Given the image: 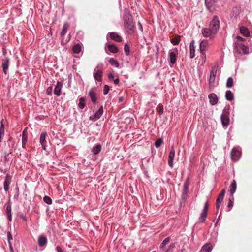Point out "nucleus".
I'll list each match as a JSON object with an SVG mask.
<instances>
[{"label": "nucleus", "mask_w": 252, "mask_h": 252, "mask_svg": "<svg viewBox=\"0 0 252 252\" xmlns=\"http://www.w3.org/2000/svg\"><path fill=\"white\" fill-rule=\"evenodd\" d=\"M124 20L125 27L127 31H133L134 25L133 24L132 18L131 14L127 9H126L124 11Z\"/></svg>", "instance_id": "1"}, {"label": "nucleus", "mask_w": 252, "mask_h": 252, "mask_svg": "<svg viewBox=\"0 0 252 252\" xmlns=\"http://www.w3.org/2000/svg\"><path fill=\"white\" fill-rule=\"evenodd\" d=\"M220 21L217 16H214L209 23V28L216 33H218L220 29Z\"/></svg>", "instance_id": "2"}, {"label": "nucleus", "mask_w": 252, "mask_h": 252, "mask_svg": "<svg viewBox=\"0 0 252 252\" xmlns=\"http://www.w3.org/2000/svg\"><path fill=\"white\" fill-rule=\"evenodd\" d=\"M201 33L202 35L206 38H209V39L214 38L217 33L212 31L209 28H203L201 30Z\"/></svg>", "instance_id": "3"}, {"label": "nucleus", "mask_w": 252, "mask_h": 252, "mask_svg": "<svg viewBox=\"0 0 252 252\" xmlns=\"http://www.w3.org/2000/svg\"><path fill=\"white\" fill-rule=\"evenodd\" d=\"M235 48L240 54H248L249 53V48L243 43H235Z\"/></svg>", "instance_id": "4"}, {"label": "nucleus", "mask_w": 252, "mask_h": 252, "mask_svg": "<svg viewBox=\"0 0 252 252\" xmlns=\"http://www.w3.org/2000/svg\"><path fill=\"white\" fill-rule=\"evenodd\" d=\"M178 55V49L177 48H173L169 51V65L172 67L173 65L176 63L177 61V56Z\"/></svg>", "instance_id": "5"}, {"label": "nucleus", "mask_w": 252, "mask_h": 252, "mask_svg": "<svg viewBox=\"0 0 252 252\" xmlns=\"http://www.w3.org/2000/svg\"><path fill=\"white\" fill-rule=\"evenodd\" d=\"M241 155L240 148L239 147H234L230 153L231 159L233 161H236L240 159Z\"/></svg>", "instance_id": "6"}, {"label": "nucleus", "mask_w": 252, "mask_h": 252, "mask_svg": "<svg viewBox=\"0 0 252 252\" xmlns=\"http://www.w3.org/2000/svg\"><path fill=\"white\" fill-rule=\"evenodd\" d=\"M228 108L226 107L223 110V112L221 114L220 119L223 126H227L229 123V113L228 112Z\"/></svg>", "instance_id": "7"}, {"label": "nucleus", "mask_w": 252, "mask_h": 252, "mask_svg": "<svg viewBox=\"0 0 252 252\" xmlns=\"http://www.w3.org/2000/svg\"><path fill=\"white\" fill-rule=\"evenodd\" d=\"M6 210L5 214L7 216L8 220L9 221H12V203L10 200H9L5 205Z\"/></svg>", "instance_id": "8"}, {"label": "nucleus", "mask_w": 252, "mask_h": 252, "mask_svg": "<svg viewBox=\"0 0 252 252\" xmlns=\"http://www.w3.org/2000/svg\"><path fill=\"white\" fill-rule=\"evenodd\" d=\"M103 107L101 106L98 110H97L93 115L90 117V119L95 121L100 118L101 116L103 114Z\"/></svg>", "instance_id": "9"}, {"label": "nucleus", "mask_w": 252, "mask_h": 252, "mask_svg": "<svg viewBox=\"0 0 252 252\" xmlns=\"http://www.w3.org/2000/svg\"><path fill=\"white\" fill-rule=\"evenodd\" d=\"M216 1L215 0H205V4L207 9L211 12H213L215 9Z\"/></svg>", "instance_id": "10"}, {"label": "nucleus", "mask_w": 252, "mask_h": 252, "mask_svg": "<svg viewBox=\"0 0 252 252\" xmlns=\"http://www.w3.org/2000/svg\"><path fill=\"white\" fill-rule=\"evenodd\" d=\"M95 90V88H92L89 90L88 93V95L90 97L93 104H95L97 99Z\"/></svg>", "instance_id": "11"}, {"label": "nucleus", "mask_w": 252, "mask_h": 252, "mask_svg": "<svg viewBox=\"0 0 252 252\" xmlns=\"http://www.w3.org/2000/svg\"><path fill=\"white\" fill-rule=\"evenodd\" d=\"M11 182V177L7 173L6 175L5 179L3 183L4 190L7 192L9 190L10 185Z\"/></svg>", "instance_id": "12"}, {"label": "nucleus", "mask_w": 252, "mask_h": 252, "mask_svg": "<svg viewBox=\"0 0 252 252\" xmlns=\"http://www.w3.org/2000/svg\"><path fill=\"white\" fill-rule=\"evenodd\" d=\"M103 71L101 69H95L93 72V76L96 81L101 82L102 80Z\"/></svg>", "instance_id": "13"}, {"label": "nucleus", "mask_w": 252, "mask_h": 252, "mask_svg": "<svg viewBox=\"0 0 252 252\" xmlns=\"http://www.w3.org/2000/svg\"><path fill=\"white\" fill-rule=\"evenodd\" d=\"M175 157V150L174 148L172 147L168 156V163L169 166L173 167V161Z\"/></svg>", "instance_id": "14"}, {"label": "nucleus", "mask_w": 252, "mask_h": 252, "mask_svg": "<svg viewBox=\"0 0 252 252\" xmlns=\"http://www.w3.org/2000/svg\"><path fill=\"white\" fill-rule=\"evenodd\" d=\"M108 34L112 40L118 42L122 41V38L118 33L115 32H110Z\"/></svg>", "instance_id": "15"}, {"label": "nucleus", "mask_w": 252, "mask_h": 252, "mask_svg": "<svg viewBox=\"0 0 252 252\" xmlns=\"http://www.w3.org/2000/svg\"><path fill=\"white\" fill-rule=\"evenodd\" d=\"M47 136V134L46 132H42L40 136V143L42 147V148L46 150V138Z\"/></svg>", "instance_id": "16"}, {"label": "nucleus", "mask_w": 252, "mask_h": 252, "mask_svg": "<svg viewBox=\"0 0 252 252\" xmlns=\"http://www.w3.org/2000/svg\"><path fill=\"white\" fill-rule=\"evenodd\" d=\"M207 45H208V42L207 40H203L200 43L199 48H200V52H201V54L202 55V56H203L204 58H205V57H206L204 52L206 50Z\"/></svg>", "instance_id": "17"}, {"label": "nucleus", "mask_w": 252, "mask_h": 252, "mask_svg": "<svg viewBox=\"0 0 252 252\" xmlns=\"http://www.w3.org/2000/svg\"><path fill=\"white\" fill-rule=\"evenodd\" d=\"M209 102L211 105H216L218 102V98L215 93H211L208 95Z\"/></svg>", "instance_id": "18"}, {"label": "nucleus", "mask_w": 252, "mask_h": 252, "mask_svg": "<svg viewBox=\"0 0 252 252\" xmlns=\"http://www.w3.org/2000/svg\"><path fill=\"white\" fill-rule=\"evenodd\" d=\"M132 134L133 135V137L138 139L140 138V137H144L145 136V133L144 132V130L139 127H137L135 129V132H133Z\"/></svg>", "instance_id": "19"}, {"label": "nucleus", "mask_w": 252, "mask_h": 252, "mask_svg": "<svg viewBox=\"0 0 252 252\" xmlns=\"http://www.w3.org/2000/svg\"><path fill=\"white\" fill-rule=\"evenodd\" d=\"M9 66V60L8 58H5L4 60H2V70L5 74L7 73Z\"/></svg>", "instance_id": "20"}, {"label": "nucleus", "mask_w": 252, "mask_h": 252, "mask_svg": "<svg viewBox=\"0 0 252 252\" xmlns=\"http://www.w3.org/2000/svg\"><path fill=\"white\" fill-rule=\"evenodd\" d=\"M63 83L60 81H58L57 84L54 88V93L57 96H60L61 94V91L63 87Z\"/></svg>", "instance_id": "21"}, {"label": "nucleus", "mask_w": 252, "mask_h": 252, "mask_svg": "<svg viewBox=\"0 0 252 252\" xmlns=\"http://www.w3.org/2000/svg\"><path fill=\"white\" fill-rule=\"evenodd\" d=\"M190 58L193 59L195 57V47L194 40L191 41L189 44Z\"/></svg>", "instance_id": "22"}, {"label": "nucleus", "mask_w": 252, "mask_h": 252, "mask_svg": "<svg viewBox=\"0 0 252 252\" xmlns=\"http://www.w3.org/2000/svg\"><path fill=\"white\" fill-rule=\"evenodd\" d=\"M237 188V184L236 181L233 179L231 182L229 186V191L232 195L235 192Z\"/></svg>", "instance_id": "23"}, {"label": "nucleus", "mask_w": 252, "mask_h": 252, "mask_svg": "<svg viewBox=\"0 0 252 252\" xmlns=\"http://www.w3.org/2000/svg\"><path fill=\"white\" fill-rule=\"evenodd\" d=\"M240 32L245 36H250V32L248 29L244 26H241L239 28Z\"/></svg>", "instance_id": "24"}, {"label": "nucleus", "mask_w": 252, "mask_h": 252, "mask_svg": "<svg viewBox=\"0 0 252 252\" xmlns=\"http://www.w3.org/2000/svg\"><path fill=\"white\" fill-rule=\"evenodd\" d=\"M109 51L112 53H117L119 51L118 47L114 44H110L107 46Z\"/></svg>", "instance_id": "25"}, {"label": "nucleus", "mask_w": 252, "mask_h": 252, "mask_svg": "<svg viewBox=\"0 0 252 252\" xmlns=\"http://www.w3.org/2000/svg\"><path fill=\"white\" fill-rule=\"evenodd\" d=\"M212 249V245L210 243H207L202 247L201 252H211Z\"/></svg>", "instance_id": "26"}, {"label": "nucleus", "mask_w": 252, "mask_h": 252, "mask_svg": "<svg viewBox=\"0 0 252 252\" xmlns=\"http://www.w3.org/2000/svg\"><path fill=\"white\" fill-rule=\"evenodd\" d=\"M102 149L100 144L97 143L94 146L92 150V152L94 154L96 155L100 153Z\"/></svg>", "instance_id": "27"}, {"label": "nucleus", "mask_w": 252, "mask_h": 252, "mask_svg": "<svg viewBox=\"0 0 252 252\" xmlns=\"http://www.w3.org/2000/svg\"><path fill=\"white\" fill-rule=\"evenodd\" d=\"M225 97L227 100L231 101L234 99V94L230 90H227L225 92Z\"/></svg>", "instance_id": "28"}, {"label": "nucleus", "mask_w": 252, "mask_h": 252, "mask_svg": "<svg viewBox=\"0 0 252 252\" xmlns=\"http://www.w3.org/2000/svg\"><path fill=\"white\" fill-rule=\"evenodd\" d=\"M86 97H81L79 99V103L78 104V107L81 109H83L85 108L86 106Z\"/></svg>", "instance_id": "29"}, {"label": "nucleus", "mask_w": 252, "mask_h": 252, "mask_svg": "<svg viewBox=\"0 0 252 252\" xmlns=\"http://www.w3.org/2000/svg\"><path fill=\"white\" fill-rule=\"evenodd\" d=\"M47 239L45 236H40L38 240V245L40 247H42L47 244Z\"/></svg>", "instance_id": "30"}, {"label": "nucleus", "mask_w": 252, "mask_h": 252, "mask_svg": "<svg viewBox=\"0 0 252 252\" xmlns=\"http://www.w3.org/2000/svg\"><path fill=\"white\" fill-rule=\"evenodd\" d=\"M72 50L74 53L78 54L82 50V46L79 44H75L72 47Z\"/></svg>", "instance_id": "31"}, {"label": "nucleus", "mask_w": 252, "mask_h": 252, "mask_svg": "<svg viewBox=\"0 0 252 252\" xmlns=\"http://www.w3.org/2000/svg\"><path fill=\"white\" fill-rule=\"evenodd\" d=\"M109 63L112 66H115L117 68H120V64L118 61L114 58H110L109 61Z\"/></svg>", "instance_id": "32"}, {"label": "nucleus", "mask_w": 252, "mask_h": 252, "mask_svg": "<svg viewBox=\"0 0 252 252\" xmlns=\"http://www.w3.org/2000/svg\"><path fill=\"white\" fill-rule=\"evenodd\" d=\"M68 27H69V24L67 23H65L63 24L62 30L60 33L61 36H63L65 34Z\"/></svg>", "instance_id": "33"}, {"label": "nucleus", "mask_w": 252, "mask_h": 252, "mask_svg": "<svg viewBox=\"0 0 252 252\" xmlns=\"http://www.w3.org/2000/svg\"><path fill=\"white\" fill-rule=\"evenodd\" d=\"M234 86L233 79L232 77H228L226 83V86L227 88H231Z\"/></svg>", "instance_id": "34"}, {"label": "nucleus", "mask_w": 252, "mask_h": 252, "mask_svg": "<svg viewBox=\"0 0 252 252\" xmlns=\"http://www.w3.org/2000/svg\"><path fill=\"white\" fill-rule=\"evenodd\" d=\"M208 211L202 210L201 213H200V220L201 222H204V221L206 220V216L207 215Z\"/></svg>", "instance_id": "35"}, {"label": "nucleus", "mask_w": 252, "mask_h": 252, "mask_svg": "<svg viewBox=\"0 0 252 252\" xmlns=\"http://www.w3.org/2000/svg\"><path fill=\"white\" fill-rule=\"evenodd\" d=\"M189 183L188 182V181H186L183 185V191L182 193L184 194H188V191H189Z\"/></svg>", "instance_id": "36"}, {"label": "nucleus", "mask_w": 252, "mask_h": 252, "mask_svg": "<svg viewBox=\"0 0 252 252\" xmlns=\"http://www.w3.org/2000/svg\"><path fill=\"white\" fill-rule=\"evenodd\" d=\"M27 129L28 127H26V128L24 129L22 132V141H24V142H27L28 140V135L27 132Z\"/></svg>", "instance_id": "37"}, {"label": "nucleus", "mask_w": 252, "mask_h": 252, "mask_svg": "<svg viewBox=\"0 0 252 252\" xmlns=\"http://www.w3.org/2000/svg\"><path fill=\"white\" fill-rule=\"evenodd\" d=\"M217 69H218V65H214L212 67V69L210 70V76L216 77Z\"/></svg>", "instance_id": "38"}, {"label": "nucleus", "mask_w": 252, "mask_h": 252, "mask_svg": "<svg viewBox=\"0 0 252 252\" xmlns=\"http://www.w3.org/2000/svg\"><path fill=\"white\" fill-rule=\"evenodd\" d=\"M124 51L126 56H129L130 54V47L127 43H125L124 46Z\"/></svg>", "instance_id": "39"}, {"label": "nucleus", "mask_w": 252, "mask_h": 252, "mask_svg": "<svg viewBox=\"0 0 252 252\" xmlns=\"http://www.w3.org/2000/svg\"><path fill=\"white\" fill-rule=\"evenodd\" d=\"M215 78L216 77L210 76L208 83L210 87L214 86Z\"/></svg>", "instance_id": "40"}, {"label": "nucleus", "mask_w": 252, "mask_h": 252, "mask_svg": "<svg viewBox=\"0 0 252 252\" xmlns=\"http://www.w3.org/2000/svg\"><path fill=\"white\" fill-rule=\"evenodd\" d=\"M43 201L45 203L48 205H51L52 203V200L51 198L48 196H45L43 197Z\"/></svg>", "instance_id": "41"}, {"label": "nucleus", "mask_w": 252, "mask_h": 252, "mask_svg": "<svg viewBox=\"0 0 252 252\" xmlns=\"http://www.w3.org/2000/svg\"><path fill=\"white\" fill-rule=\"evenodd\" d=\"M170 238L169 237L166 238L161 243L160 246V249H163L164 246L169 242Z\"/></svg>", "instance_id": "42"}, {"label": "nucleus", "mask_w": 252, "mask_h": 252, "mask_svg": "<svg viewBox=\"0 0 252 252\" xmlns=\"http://www.w3.org/2000/svg\"><path fill=\"white\" fill-rule=\"evenodd\" d=\"M163 143V140L161 138H159L157 141L155 142V146L156 148H159L161 144Z\"/></svg>", "instance_id": "43"}, {"label": "nucleus", "mask_w": 252, "mask_h": 252, "mask_svg": "<svg viewBox=\"0 0 252 252\" xmlns=\"http://www.w3.org/2000/svg\"><path fill=\"white\" fill-rule=\"evenodd\" d=\"M180 41V39H179V38L175 37L171 39V42L173 45H177L179 43Z\"/></svg>", "instance_id": "44"}, {"label": "nucleus", "mask_w": 252, "mask_h": 252, "mask_svg": "<svg viewBox=\"0 0 252 252\" xmlns=\"http://www.w3.org/2000/svg\"><path fill=\"white\" fill-rule=\"evenodd\" d=\"M175 247V245L174 243H171L168 247V249L165 252H172L174 249Z\"/></svg>", "instance_id": "45"}, {"label": "nucleus", "mask_w": 252, "mask_h": 252, "mask_svg": "<svg viewBox=\"0 0 252 252\" xmlns=\"http://www.w3.org/2000/svg\"><path fill=\"white\" fill-rule=\"evenodd\" d=\"M5 127H0V141H1L2 137L4 135Z\"/></svg>", "instance_id": "46"}, {"label": "nucleus", "mask_w": 252, "mask_h": 252, "mask_svg": "<svg viewBox=\"0 0 252 252\" xmlns=\"http://www.w3.org/2000/svg\"><path fill=\"white\" fill-rule=\"evenodd\" d=\"M109 90H110L109 86L107 85H105L104 86L103 90V94H107L108 93Z\"/></svg>", "instance_id": "47"}, {"label": "nucleus", "mask_w": 252, "mask_h": 252, "mask_svg": "<svg viewBox=\"0 0 252 252\" xmlns=\"http://www.w3.org/2000/svg\"><path fill=\"white\" fill-rule=\"evenodd\" d=\"M164 108L163 106H160L158 108V112L159 114L161 115L163 113Z\"/></svg>", "instance_id": "48"}, {"label": "nucleus", "mask_w": 252, "mask_h": 252, "mask_svg": "<svg viewBox=\"0 0 252 252\" xmlns=\"http://www.w3.org/2000/svg\"><path fill=\"white\" fill-rule=\"evenodd\" d=\"M233 201L230 199H229V201H228V207L229 208V210H228V211H230L231 209L232 208V207H233Z\"/></svg>", "instance_id": "49"}, {"label": "nucleus", "mask_w": 252, "mask_h": 252, "mask_svg": "<svg viewBox=\"0 0 252 252\" xmlns=\"http://www.w3.org/2000/svg\"><path fill=\"white\" fill-rule=\"evenodd\" d=\"M13 239V237H12V236L10 233V232L8 231L7 232V240H8V243H11V240H12Z\"/></svg>", "instance_id": "50"}, {"label": "nucleus", "mask_w": 252, "mask_h": 252, "mask_svg": "<svg viewBox=\"0 0 252 252\" xmlns=\"http://www.w3.org/2000/svg\"><path fill=\"white\" fill-rule=\"evenodd\" d=\"M52 86L48 87L46 90L47 94H48L49 95H51L52 94Z\"/></svg>", "instance_id": "51"}, {"label": "nucleus", "mask_w": 252, "mask_h": 252, "mask_svg": "<svg viewBox=\"0 0 252 252\" xmlns=\"http://www.w3.org/2000/svg\"><path fill=\"white\" fill-rule=\"evenodd\" d=\"M208 201L207 200L206 202L205 203L204 205L203 209L202 210H205L208 211Z\"/></svg>", "instance_id": "52"}, {"label": "nucleus", "mask_w": 252, "mask_h": 252, "mask_svg": "<svg viewBox=\"0 0 252 252\" xmlns=\"http://www.w3.org/2000/svg\"><path fill=\"white\" fill-rule=\"evenodd\" d=\"M223 198L224 197L223 196H221L219 195V196H218V197L217 198L216 202H222V200L223 199Z\"/></svg>", "instance_id": "53"}, {"label": "nucleus", "mask_w": 252, "mask_h": 252, "mask_svg": "<svg viewBox=\"0 0 252 252\" xmlns=\"http://www.w3.org/2000/svg\"><path fill=\"white\" fill-rule=\"evenodd\" d=\"M108 78H109V79H110V80L114 79V76L112 73H110L108 74Z\"/></svg>", "instance_id": "54"}, {"label": "nucleus", "mask_w": 252, "mask_h": 252, "mask_svg": "<svg viewBox=\"0 0 252 252\" xmlns=\"http://www.w3.org/2000/svg\"><path fill=\"white\" fill-rule=\"evenodd\" d=\"M225 190L224 189H223L221 192H220V193L219 194V195L221 196H223L224 197V196L225 195Z\"/></svg>", "instance_id": "55"}, {"label": "nucleus", "mask_w": 252, "mask_h": 252, "mask_svg": "<svg viewBox=\"0 0 252 252\" xmlns=\"http://www.w3.org/2000/svg\"><path fill=\"white\" fill-rule=\"evenodd\" d=\"M221 203H222V202H216V208H217V210H218L220 208V206L221 205Z\"/></svg>", "instance_id": "56"}, {"label": "nucleus", "mask_w": 252, "mask_h": 252, "mask_svg": "<svg viewBox=\"0 0 252 252\" xmlns=\"http://www.w3.org/2000/svg\"><path fill=\"white\" fill-rule=\"evenodd\" d=\"M114 83L116 85H117L119 84V78L117 77L116 79H114Z\"/></svg>", "instance_id": "57"}, {"label": "nucleus", "mask_w": 252, "mask_h": 252, "mask_svg": "<svg viewBox=\"0 0 252 252\" xmlns=\"http://www.w3.org/2000/svg\"><path fill=\"white\" fill-rule=\"evenodd\" d=\"M187 194H183L182 193V196H181L182 199L183 200H185L186 199V198H187Z\"/></svg>", "instance_id": "58"}, {"label": "nucleus", "mask_w": 252, "mask_h": 252, "mask_svg": "<svg viewBox=\"0 0 252 252\" xmlns=\"http://www.w3.org/2000/svg\"><path fill=\"white\" fill-rule=\"evenodd\" d=\"M8 245H9V248L10 252H13V248H12V243H9Z\"/></svg>", "instance_id": "59"}, {"label": "nucleus", "mask_w": 252, "mask_h": 252, "mask_svg": "<svg viewBox=\"0 0 252 252\" xmlns=\"http://www.w3.org/2000/svg\"><path fill=\"white\" fill-rule=\"evenodd\" d=\"M56 250L57 252H63L61 248L59 246H57L56 248Z\"/></svg>", "instance_id": "60"}, {"label": "nucleus", "mask_w": 252, "mask_h": 252, "mask_svg": "<svg viewBox=\"0 0 252 252\" xmlns=\"http://www.w3.org/2000/svg\"><path fill=\"white\" fill-rule=\"evenodd\" d=\"M236 39L238 41H243L244 39L243 37L240 36H237L236 37Z\"/></svg>", "instance_id": "61"}, {"label": "nucleus", "mask_w": 252, "mask_h": 252, "mask_svg": "<svg viewBox=\"0 0 252 252\" xmlns=\"http://www.w3.org/2000/svg\"><path fill=\"white\" fill-rule=\"evenodd\" d=\"M138 26H139V29L141 30V31H142L143 30V28H142V24H141L140 22H138Z\"/></svg>", "instance_id": "62"}, {"label": "nucleus", "mask_w": 252, "mask_h": 252, "mask_svg": "<svg viewBox=\"0 0 252 252\" xmlns=\"http://www.w3.org/2000/svg\"><path fill=\"white\" fill-rule=\"evenodd\" d=\"M22 147L23 148H25V145H26V143L27 142H24V141H22Z\"/></svg>", "instance_id": "63"}, {"label": "nucleus", "mask_w": 252, "mask_h": 252, "mask_svg": "<svg viewBox=\"0 0 252 252\" xmlns=\"http://www.w3.org/2000/svg\"><path fill=\"white\" fill-rule=\"evenodd\" d=\"M123 99H124V98H123V97H122V96L120 97L119 98V102H121V101H122L123 100Z\"/></svg>", "instance_id": "64"}]
</instances>
